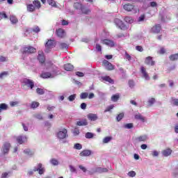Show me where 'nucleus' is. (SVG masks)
Returning <instances> with one entry per match:
<instances>
[{"mask_svg":"<svg viewBox=\"0 0 178 178\" xmlns=\"http://www.w3.org/2000/svg\"><path fill=\"white\" fill-rule=\"evenodd\" d=\"M35 52H37V49L31 46H25L21 49L22 55H31Z\"/></svg>","mask_w":178,"mask_h":178,"instance_id":"obj_1","label":"nucleus"},{"mask_svg":"<svg viewBox=\"0 0 178 178\" xmlns=\"http://www.w3.org/2000/svg\"><path fill=\"white\" fill-rule=\"evenodd\" d=\"M21 82L23 83V86H26L31 90L34 88V81L31 79H29L27 78L22 79Z\"/></svg>","mask_w":178,"mask_h":178,"instance_id":"obj_2","label":"nucleus"},{"mask_svg":"<svg viewBox=\"0 0 178 178\" xmlns=\"http://www.w3.org/2000/svg\"><path fill=\"white\" fill-rule=\"evenodd\" d=\"M10 147H11V145L9 142H5L1 148L2 155H6V154H9Z\"/></svg>","mask_w":178,"mask_h":178,"instance_id":"obj_3","label":"nucleus"},{"mask_svg":"<svg viewBox=\"0 0 178 178\" xmlns=\"http://www.w3.org/2000/svg\"><path fill=\"white\" fill-rule=\"evenodd\" d=\"M150 31L153 34H159L162 31V26L159 24H155L152 27Z\"/></svg>","mask_w":178,"mask_h":178,"instance_id":"obj_4","label":"nucleus"},{"mask_svg":"<svg viewBox=\"0 0 178 178\" xmlns=\"http://www.w3.org/2000/svg\"><path fill=\"white\" fill-rule=\"evenodd\" d=\"M102 65L106 69V70L111 71L115 70V65H112V63H109V61L106 60H104L102 61Z\"/></svg>","mask_w":178,"mask_h":178,"instance_id":"obj_5","label":"nucleus"},{"mask_svg":"<svg viewBox=\"0 0 178 178\" xmlns=\"http://www.w3.org/2000/svg\"><path fill=\"white\" fill-rule=\"evenodd\" d=\"M66 137H67V129H63L57 133V138H59V140H63Z\"/></svg>","mask_w":178,"mask_h":178,"instance_id":"obj_6","label":"nucleus"},{"mask_svg":"<svg viewBox=\"0 0 178 178\" xmlns=\"http://www.w3.org/2000/svg\"><path fill=\"white\" fill-rule=\"evenodd\" d=\"M145 65H147V66H155V60H154L151 56H147L145 58Z\"/></svg>","mask_w":178,"mask_h":178,"instance_id":"obj_7","label":"nucleus"},{"mask_svg":"<svg viewBox=\"0 0 178 178\" xmlns=\"http://www.w3.org/2000/svg\"><path fill=\"white\" fill-rule=\"evenodd\" d=\"M33 172H38L39 175H44V172H45V170L44 168H42V163H38V168L35 167L33 168Z\"/></svg>","mask_w":178,"mask_h":178,"instance_id":"obj_8","label":"nucleus"},{"mask_svg":"<svg viewBox=\"0 0 178 178\" xmlns=\"http://www.w3.org/2000/svg\"><path fill=\"white\" fill-rule=\"evenodd\" d=\"M140 73L143 74V77L145 78V80H150L149 74H148V72H147V69L144 67H140Z\"/></svg>","mask_w":178,"mask_h":178,"instance_id":"obj_9","label":"nucleus"},{"mask_svg":"<svg viewBox=\"0 0 178 178\" xmlns=\"http://www.w3.org/2000/svg\"><path fill=\"white\" fill-rule=\"evenodd\" d=\"M16 141L18 144H24V143L27 141V136L23 135L19 136L16 138Z\"/></svg>","mask_w":178,"mask_h":178,"instance_id":"obj_10","label":"nucleus"},{"mask_svg":"<svg viewBox=\"0 0 178 178\" xmlns=\"http://www.w3.org/2000/svg\"><path fill=\"white\" fill-rule=\"evenodd\" d=\"M102 44H104V45H107V47H110L111 48L115 47V42L113 40L104 39L102 40Z\"/></svg>","mask_w":178,"mask_h":178,"instance_id":"obj_11","label":"nucleus"},{"mask_svg":"<svg viewBox=\"0 0 178 178\" xmlns=\"http://www.w3.org/2000/svg\"><path fill=\"white\" fill-rule=\"evenodd\" d=\"M55 45H56V43L55 42V40H49L45 44V47L47 49H51V48L55 47Z\"/></svg>","mask_w":178,"mask_h":178,"instance_id":"obj_12","label":"nucleus"},{"mask_svg":"<svg viewBox=\"0 0 178 178\" xmlns=\"http://www.w3.org/2000/svg\"><path fill=\"white\" fill-rule=\"evenodd\" d=\"M38 60L40 62V63H41V65L45 63V56L44 55V52L38 53Z\"/></svg>","mask_w":178,"mask_h":178,"instance_id":"obj_13","label":"nucleus"},{"mask_svg":"<svg viewBox=\"0 0 178 178\" xmlns=\"http://www.w3.org/2000/svg\"><path fill=\"white\" fill-rule=\"evenodd\" d=\"M114 23L118 26L119 29H123L124 27V24H123V22L120 20L119 18H116L114 20Z\"/></svg>","mask_w":178,"mask_h":178,"instance_id":"obj_14","label":"nucleus"},{"mask_svg":"<svg viewBox=\"0 0 178 178\" xmlns=\"http://www.w3.org/2000/svg\"><path fill=\"white\" fill-rule=\"evenodd\" d=\"M56 35L59 37V38H63L65 37V30L63 29H58L56 30Z\"/></svg>","mask_w":178,"mask_h":178,"instance_id":"obj_15","label":"nucleus"},{"mask_svg":"<svg viewBox=\"0 0 178 178\" xmlns=\"http://www.w3.org/2000/svg\"><path fill=\"white\" fill-rule=\"evenodd\" d=\"M147 137L146 135L140 136L138 138H136V141L137 143H144L145 141H147Z\"/></svg>","mask_w":178,"mask_h":178,"instance_id":"obj_16","label":"nucleus"},{"mask_svg":"<svg viewBox=\"0 0 178 178\" xmlns=\"http://www.w3.org/2000/svg\"><path fill=\"white\" fill-rule=\"evenodd\" d=\"M87 118L89 120H91V122H95V120L98 119V116L97 115V114H94V113L88 114L87 115Z\"/></svg>","mask_w":178,"mask_h":178,"instance_id":"obj_17","label":"nucleus"},{"mask_svg":"<svg viewBox=\"0 0 178 178\" xmlns=\"http://www.w3.org/2000/svg\"><path fill=\"white\" fill-rule=\"evenodd\" d=\"M64 69L67 72H72L73 69H74V66H73V65H72L71 63H67L64 65Z\"/></svg>","mask_w":178,"mask_h":178,"instance_id":"obj_18","label":"nucleus"},{"mask_svg":"<svg viewBox=\"0 0 178 178\" xmlns=\"http://www.w3.org/2000/svg\"><path fill=\"white\" fill-rule=\"evenodd\" d=\"M124 10H127V12H131L132 10L134 9V6L131 4H125L124 5Z\"/></svg>","mask_w":178,"mask_h":178,"instance_id":"obj_19","label":"nucleus"},{"mask_svg":"<svg viewBox=\"0 0 178 178\" xmlns=\"http://www.w3.org/2000/svg\"><path fill=\"white\" fill-rule=\"evenodd\" d=\"M102 79L104 80V81H107L111 84H113V83H115V81H113V79H112V78H111L109 76H102Z\"/></svg>","mask_w":178,"mask_h":178,"instance_id":"obj_20","label":"nucleus"},{"mask_svg":"<svg viewBox=\"0 0 178 178\" xmlns=\"http://www.w3.org/2000/svg\"><path fill=\"white\" fill-rule=\"evenodd\" d=\"M40 77L42 79H49L52 77V74H51V72H42L40 74Z\"/></svg>","mask_w":178,"mask_h":178,"instance_id":"obj_21","label":"nucleus"},{"mask_svg":"<svg viewBox=\"0 0 178 178\" xmlns=\"http://www.w3.org/2000/svg\"><path fill=\"white\" fill-rule=\"evenodd\" d=\"M80 156H90V155H91V152L90 150L88 149H86L82 151L80 154H79Z\"/></svg>","mask_w":178,"mask_h":178,"instance_id":"obj_22","label":"nucleus"},{"mask_svg":"<svg viewBox=\"0 0 178 178\" xmlns=\"http://www.w3.org/2000/svg\"><path fill=\"white\" fill-rule=\"evenodd\" d=\"M162 154L163 156H169V155L172 154V149L168 148L164 150H163Z\"/></svg>","mask_w":178,"mask_h":178,"instance_id":"obj_23","label":"nucleus"},{"mask_svg":"<svg viewBox=\"0 0 178 178\" xmlns=\"http://www.w3.org/2000/svg\"><path fill=\"white\" fill-rule=\"evenodd\" d=\"M33 3L35 9H40V8H41V2H40L39 0H34Z\"/></svg>","mask_w":178,"mask_h":178,"instance_id":"obj_24","label":"nucleus"},{"mask_svg":"<svg viewBox=\"0 0 178 178\" xmlns=\"http://www.w3.org/2000/svg\"><path fill=\"white\" fill-rule=\"evenodd\" d=\"M135 119L136 120H140L141 122H145V118H144L143 115H141L140 113L135 115Z\"/></svg>","mask_w":178,"mask_h":178,"instance_id":"obj_25","label":"nucleus"},{"mask_svg":"<svg viewBox=\"0 0 178 178\" xmlns=\"http://www.w3.org/2000/svg\"><path fill=\"white\" fill-rule=\"evenodd\" d=\"M81 11L82 12V13H83V15H88L89 13H91V10L84 7V6H83V7L81 8Z\"/></svg>","mask_w":178,"mask_h":178,"instance_id":"obj_26","label":"nucleus"},{"mask_svg":"<svg viewBox=\"0 0 178 178\" xmlns=\"http://www.w3.org/2000/svg\"><path fill=\"white\" fill-rule=\"evenodd\" d=\"M119 98H120V95L119 94H115L111 96V101L113 102H118L119 101Z\"/></svg>","mask_w":178,"mask_h":178,"instance_id":"obj_27","label":"nucleus"},{"mask_svg":"<svg viewBox=\"0 0 178 178\" xmlns=\"http://www.w3.org/2000/svg\"><path fill=\"white\" fill-rule=\"evenodd\" d=\"M124 20V22H126V23H129V24H131L132 23L134 22V19H133L131 17H129V16L125 17Z\"/></svg>","mask_w":178,"mask_h":178,"instance_id":"obj_28","label":"nucleus"},{"mask_svg":"<svg viewBox=\"0 0 178 178\" xmlns=\"http://www.w3.org/2000/svg\"><path fill=\"white\" fill-rule=\"evenodd\" d=\"M87 124H88L87 120H83L82 121H78L76 122L77 126H87Z\"/></svg>","mask_w":178,"mask_h":178,"instance_id":"obj_29","label":"nucleus"},{"mask_svg":"<svg viewBox=\"0 0 178 178\" xmlns=\"http://www.w3.org/2000/svg\"><path fill=\"white\" fill-rule=\"evenodd\" d=\"M83 4L81 3L76 2L74 3V9H76L77 10H81V8H83Z\"/></svg>","mask_w":178,"mask_h":178,"instance_id":"obj_30","label":"nucleus"},{"mask_svg":"<svg viewBox=\"0 0 178 178\" xmlns=\"http://www.w3.org/2000/svg\"><path fill=\"white\" fill-rule=\"evenodd\" d=\"M40 106V103L38 102H32L31 104V108L32 109H35Z\"/></svg>","mask_w":178,"mask_h":178,"instance_id":"obj_31","label":"nucleus"},{"mask_svg":"<svg viewBox=\"0 0 178 178\" xmlns=\"http://www.w3.org/2000/svg\"><path fill=\"white\" fill-rule=\"evenodd\" d=\"M10 20L12 23V24H16V23H17V22H19V20L17 19V17H16L15 16H10Z\"/></svg>","mask_w":178,"mask_h":178,"instance_id":"obj_32","label":"nucleus"},{"mask_svg":"<svg viewBox=\"0 0 178 178\" xmlns=\"http://www.w3.org/2000/svg\"><path fill=\"white\" fill-rule=\"evenodd\" d=\"M170 60H172V62L175 60H177L178 59V54H172L169 56Z\"/></svg>","mask_w":178,"mask_h":178,"instance_id":"obj_33","label":"nucleus"},{"mask_svg":"<svg viewBox=\"0 0 178 178\" xmlns=\"http://www.w3.org/2000/svg\"><path fill=\"white\" fill-rule=\"evenodd\" d=\"M47 3H49V5L50 6H52L53 8H56V1H55L54 0H47Z\"/></svg>","mask_w":178,"mask_h":178,"instance_id":"obj_34","label":"nucleus"},{"mask_svg":"<svg viewBox=\"0 0 178 178\" xmlns=\"http://www.w3.org/2000/svg\"><path fill=\"white\" fill-rule=\"evenodd\" d=\"M27 10L29 12H34V10H35V7L33 4H29L27 6Z\"/></svg>","mask_w":178,"mask_h":178,"instance_id":"obj_35","label":"nucleus"},{"mask_svg":"<svg viewBox=\"0 0 178 178\" xmlns=\"http://www.w3.org/2000/svg\"><path fill=\"white\" fill-rule=\"evenodd\" d=\"M8 109V106L5 103L0 104V112L2 111H6Z\"/></svg>","mask_w":178,"mask_h":178,"instance_id":"obj_36","label":"nucleus"},{"mask_svg":"<svg viewBox=\"0 0 178 178\" xmlns=\"http://www.w3.org/2000/svg\"><path fill=\"white\" fill-rule=\"evenodd\" d=\"M36 92H37V94H38L39 95H44V94H45V91L44 90V89L40 88H38L36 89Z\"/></svg>","mask_w":178,"mask_h":178,"instance_id":"obj_37","label":"nucleus"},{"mask_svg":"<svg viewBox=\"0 0 178 178\" xmlns=\"http://www.w3.org/2000/svg\"><path fill=\"white\" fill-rule=\"evenodd\" d=\"M96 172H98L99 173H104V172H108V169L102 168H97L96 169Z\"/></svg>","mask_w":178,"mask_h":178,"instance_id":"obj_38","label":"nucleus"},{"mask_svg":"<svg viewBox=\"0 0 178 178\" xmlns=\"http://www.w3.org/2000/svg\"><path fill=\"white\" fill-rule=\"evenodd\" d=\"M80 98H81V99H86L88 98V93H87V92L81 93Z\"/></svg>","mask_w":178,"mask_h":178,"instance_id":"obj_39","label":"nucleus"},{"mask_svg":"<svg viewBox=\"0 0 178 178\" xmlns=\"http://www.w3.org/2000/svg\"><path fill=\"white\" fill-rule=\"evenodd\" d=\"M112 140V136H107L103 139L104 144H108Z\"/></svg>","mask_w":178,"mask_h":178,"instance_id":"obj_40","label":"nucleus"},{"mask_svg":"<svg viewBox=\"0 0 178 178\" xmlns=\"http://www.w3.org/2000/svg\"><path fill=\"white\" fill-rule=\"evenodd\" d=\"M123 118H124V113H120L117 115V121L118 122H120V120H122V119H123Z\"/></svg>","mask_w":178,"mask_h":178,"instance_id":"obj_41","label":"nucleus"},{"mask_svg":"<svg viewBox=\"0 0 178 178\" xmlns=\"http://www.w3.org/2000/svg\"><path fill=\"white\" fill-rule=\"evenodd\" d=\"M115 108V106L113 104L108 106V107H106V108L104 110V112H111V111H112V109H113Z\"/></svg>","mask_w":178,"mask_h":178,"instance_id":"obj_42","label":"nucleus"},{"mask_svg":"<svg viewBox=\"0 0 178 178\" xmlns=\"http://www.w3.org/2000/svg\"><path fill=\"white\" fill-rule=\"evenodd\" d=\"M8 74H9V72H8V71H4L0 73V79H3L4 77H6Z\"/></svg>","mask_w":178,"mask_h":178,"instance_id":"obj_43","label":"nucleus"},{"mask_svg":"<svg viewBox=\"0 0 178 178\" xmlns=\"http://www.w3.org/2000/svg\"><path fill=\"white\" fill-rule=\"evenodd\" d=\"M2 19H8V15L5 12L0 13V20H2Z\"/></svg>","mask_w":178,"mask_h":178,"instance_id":"obj_44","label":"nucleus"},{"mask_svg":"<svg viewBox=\"0 0 178 178\" xmlns=\"http://www.w3.org/2000/svg\"><path fill=\"white\" fill-rule=\"evenodd\" d=\"M60 49H67V48H68L67 44L63 43V42L60 43Z\"/></svg>","mask_w":178,"mask_h":178,"instance_id":"obj_45","label":"nucleus"},{"mask_svg":"<svg viewBox=\"0 0 178 178\" xmlns=\"http://www.w3.org/2000/svg\"><path fill=\"white\" fill-rule=\"evenodd\" d=\"M32 31L33 33H40V31H41V30L40 29V27L38 26H34L33 29H32Z\"/></svg>","mask_w":178,"mask_h":178,"instance_id":"obj_46","label":"nucleus"},{"mask_svg":"<svg viewBox=\"0 0 178 178\" xmlns=\"http://www.w3.org/2000/svg\"><path fill=\"white\" fill-rule=\"evenodd\" d=\"M86 138H92L94 137V134L90 132H87L85 136Z\"/></svg>","mask_w":178,"mask_h":178,"instance_id":"obj_47","label":"nucleus"},{"mask_svg":"<svg viewBox=\"0 0 178 178\" xmlns=\"http://www.w3.org/2000/svg\"><path fill=\"white\" fill-rule=\"evenodd\" d=\"M149 106H152L155 104V98H151L148 101Z\"/></svg>","mask_w":178,"mask_h":178,"instance_id":"obj_48","label":"nucleus"},{"mask_svg":"<svg viewBox=\"0 0 178 178\" xmlns=\"http://www.w3.org/2000/svg\"><path fill=\"white\" fill-rule=\"evenodd\" d=\"M74 99H76V94H74V95H71L68 97V100L70 102H72V101H74Z\"/></svg>","mask_w":178,"mask_h":178,"instance_id":"obj_49","label":"nucleus"},{"mask_svg":"<svg viewBox=\"0 0 178 178\" xmlns=\"http://www.w3.org/2000/svg\"><path fill=\"white\" fill-rule=\"evenodd\" d=\"M74 148L75 149H81V148H83V146L80 143H76L74 145Z\"/></svg>","mask_w":178,"mask_h":178,"instance_id":"obj_50","label":"nucleus"},{"mask_svg":"<svg viewBox=\"0 0 178 178\" xmlns=\"http://www.w3.org/2000/svg\"><path fill=\"white\" fill-rule=\"evenodd\" d=\"M24 154H26V155H33L34 152H33L31 150L27 149L24 150Z\"/></svg>","mask_w":178,"mask_h":178,"instance_id":"obj_51","label":"nucleus"},{"mask_svg":"<svg viewBox=\"0 0 178 178\" xmlns=\"http://www.w3.org/2000/svg\"><path fill=\"white\" fill-rule=\"evenodd\" d=\"M133 123H128L124 125V129H133Z\"/></svg>","mask_w":178,"mask_h":178,"instance_id":"obj_52","label":"nucleus"},{"mask_svg":"<svg viewBox=\"0 0 178 178\" xmlns=\"http://www.w3.org/2000/svg\"><path fill=\"white\" fill-rule=\"evenodd\" d=\"M0 62H8V57L0 56Z\"/></svg>","mask_w":178,"mask_h":178,"instance_id":"obj_53","label":"nucleus"},{"mask_svg":"<svg viewBox=\"0 0 178 178\" xmlns=\"http://www.w3.org/2000/svg\"><path fill=\"white\" fill-rule=\"evenodd\" d=\"M128 176H129V177H135L136 176V172L134 171H130L128 172Z\"/></svg>","mask_w":178,"mask_h":178,"instance_id":"obj_54","label":"nucleus"},{"mask_svg":"<svg viewBox=\"0 0 178 178\" xmlns=\"http://www.w3.org/2000/svg\"><path fill=\"white\" fill-rule=\"evenodd\" d=\"M128 84H129V86L131 88H133L134 87V81L133 80H129V82H128Z\"/></svg>","mask_w":178,"mask_h":178,"instance_id":"obj_55","label":"nucleus"},{"mask_svg":"<svg viewBox=\"0 0 178 178\" xmlns=\"http://www.w3.org/2000/svg\"><path fill=\"white\" fill-rule=\"evenodd\" d=\"M51 163L52 165H54V166H56V165H58V160L55 159H51Z\"/></svg>","mask_w":178,"mask_h":178,"instance_id":"obj_56","label":"nucleus"},{"mask_svg":"<svg viewBox=\"0 0 178 178\" xmlns=\"http://www.w3.org/2000/svg\"><path fill=\"white\" fill-rule=\"evenodd\" d=\"M165 53H166V50L163 47H161L159 51V54H160L161 55H163V54H165Z\"/></svg>","mask_w":178,"mask_h":178,"instance_id":"obj_57","label":"nucleus"},{"mask_svg":"<svg viewBox=\"0 0 178 178\" xmlns=\"http://www.w3.org/2000/svg\"><path fill=\"white\" fill-rule=\"evenodd\" d=\"M136 51H138L139 52H143L144 51V49L141 46H136Z\"/></svg>","mask_w":178,"mask_h":178,"instance_id":"obj_58","label":"nucleus"},{"mask_svg":"<svg viewBox=\"0 0 178 178\" xmlns=\"http://www.w3.org/2000/svg\"><path fill=\"white\" fill-rule=\"evenodd\" d=\"M125 58L127 60H131V56H130L127 51L125 52Z\"/></svg>","mask_w":178,"mask_h":178,"instance_id":"obj_59","label":"nucleus"},{"mask_svg":"<svg viewBox=\"0 0 178 178\" xmlns=\"http://www.w3.org/2000/svg\"><path fill=\"white\" fill-rule=\"evenodd\" d=\"M76 75L78 76V77H84V74L81 72H76Z\"/></svg>","mask_w":178,"mask_h":178,"instance_id":"obj_60","label":"nucleus"},{"mask_svg":"<svg viewBox=\"0 0 178 178\" xmlns=\"http://www.w3.org/2000/svg\"><path fill=\"white\" fill-rule=\"evenodd\" d=\"M172 104L175 106H178V99H172Z\"/></svg>","mask_w":178,"mask_h":178,"instance_id":"obj_61","label":"nucleus"},{"mask_svg":"<svg viewBox=\"0 0 178 178\" xmlns=\"http://www.w3.org/2000/svg\"><path fill=\"white\" fill-rule=\"evenodd\" d=\"M19 102H10V106H16V105H18Z\"/></svg>","mask_w":178,"mask_h":178,"instance_id":"obj_62","label":"nucleus"},{"mask_svg":"<svg viewBox=\"0 0 178 178\" xmlns=\"http://www.w3.org/2000/svg\"><path fill=\"white\" fill-rule=\"evenodd\" d=\"M46 63H47L48 67H51L54 66V63H52V61H51V60L47 61Z\"/></svg>","mask_w":178,"mask_h":178,"instance_id":"obj_63","label":"nucleus"},{"mask_svg":"<svg viewBox=\"0 0 178 178\" xmlns=\"http://www.w3.org/2000/svg\"><path fill=\"white\" fill-rule=\"evenodd\" d=\"M178 176V168H176L173 172V177H177Z\"/></svg>","mask_w":178,"mask_h":178,"instance_id":"obj_64","label":"nucleus"}]
</instances>
